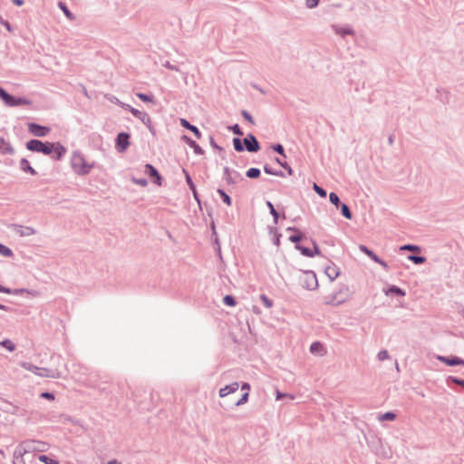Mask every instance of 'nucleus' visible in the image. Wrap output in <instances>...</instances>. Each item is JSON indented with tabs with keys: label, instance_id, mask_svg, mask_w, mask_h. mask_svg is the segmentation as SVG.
<instances>
[{
	"label": "nucleus",
	"instance_id": "obj_51",
	"mask_svg": "<svg viewBox=\"0 0 464 464\" xmlns=\"http://www.w3.org/2000/svg\"><path fill=\"white\" fill-rule=\"evenodd\" d=\"M130 111L136 117H140L141 115V112L136 109L131 108Z\"/></svg>",
	"mask_w": 464,
	"mask_h": 464
},
{
	"label": "nucleus",
	"instance_id": "obj_28",
	"mask_svg": "<svg viewBox=\"0 0 464 464\" xmlns=\"http://www.w3.org/2000/svg\"><path fill=\"white\" fill-rule=\"evenodd\" d=\"M223 302H224V304L226 305H228V306H235L236 305L235 298L232 295H226L223 298Z\"/></svg>",
	"mask_w": 464,
	"mask_h": 464
},
{
	"label": "nucleus",
	"instance_id": "obj_30",
	"mask_svg": "<svg viewBox=\"0 0 464 464\" xmlns=\"http://www.w3.org/2000/svg\"><path fill=\"white\" fill-rule=\"evenodd\" d=\"M233 144H234V148L237 151H243L244 150V147L242 145V142L240 140V139L238 138H235L233 140Z\"/></svg>",
	"mask_w": 464,
	"mask_h": 464
},
{
	"label": "nucleus",
	"instance_id": "obj_12",
	"mask_svg": "<svg viewBox=\"0 0 464 464\" xmlns=\"http://www.w3.org/2000/svg\"><path fill=\"white\" fill-rule=\"evenodd\" d=\"M40 372H37L38 375L42 377H47V378H60L61 373L58 371H51L47 369H38Z\"/></svg>",
	"mask_w": 464,
	"mask_h": 464
},
{
	"label": "nucleus",
	"instance_id": "obj_55",
	"mask_svg": "<svg viewBox=\"0 0 464 464\" xmlns=\"http://www.w3.org/2000/svg\"><path fill=\"white\" fill-rule=\"evenodd\" d=\"M12 1L16 5H22L24 4L23 0H12Z\"/></svg>",
	"mask_w": 464,
	"mask_h": 464
},
{
	"label": "nucleus",
	"instance_id": "obj_47",
	"mask_svg": "<svg viewBox=\"0 0 464 464\" xmlns=\"http://www.w3.org/2000/svg\"><path fill=\"white\" fill-rule=\"evenodd\" d=\"M41 396L51 401L54 400L53 394L50 392H43Z\"/></svg>",
	"mask_w": 464,
	"mask_h": 464
},
{
	"label": "nucleus",
	"instance_id": "obj_16",
	"mask_svg": "<svg viewBox=\"0 0 464 464\" xmlns=\"http://www.w3.org/2000/svg\"><path fill=\"white\" fill-rule=\"evenodd\" d=\"M325 274L333 281L338 276L339 272L337 267H335L334 266H330L325 268Z\"/></svg>",
	"mask_w": 464,
	"mask_h": 464
},
{
	"label": "nucleus",
	"instance_id": "obj_35",
	"mask_svg": "<svg viewBox=\"0 0 464 464\" xmlns=\"http://www.w3.org/2000/svg\"><path fill=\"white\" fill-rule=\"evenodd\" d=\"M409 259L413 261L415 264H422L425 262V258L423 256H410Z\"/></svg>",
	"mask_w": 464,
	"mask_h": 464
},
{
	"label": "nucleus",
	"instance_id": "obj_3",
	"mask_svg": "<svg viewBox=\"0 0 464 464\" xmlns=\"http://www.w3.org/2000/svg\"><path fill=\"white\" fill-rule=\"evenodd\" d=\"M72 167L80 175H85L91 171L93 164L89 163L81 154H74L72 158Z\"/></svg>",
	"mask_w": 464,
	"mask_h": 464
},
{
	"label": "nucleus",
	"instance_id": "obj_40",
	"mask_svg": "<svg viewBox=\"0 0 464 464\" xmlns=\"http://www.w3.org/2000/svg\"><path fill=\"white\" fill-rule=\"evenodd\" d=\"M388 358H389V354H388V352L386 350H382V351L379 352L378 359L380 361H384V360H386Z\"/></svg>",
	"mask_w": 464,
	"mask_h": 464
},
{
	"label": "nucleus",
	"instance_id": "obj_15",
	"mask_svg": "<svg viewBox=\"0 0 464 464\" xmlns=\"http://www.w3.org/2000/svg\"><path fill=\"white\" fill-rule=\"evenodd\" d=\"M20 168L23 171L29 172L32 175H34L36 173L34 169L32 168V166L30 165V162L25 159L21 160Z\"/></svg>",
	"mask_w": 464,
	"mask_h": 464
},
{
	"label": "nucleus",
	"instance_id": "obj_6",
	"mask_svg": "<svg viewBox=\"0 0 464 464\" xmlns=\"http://www.w3.org/2000/svg\"><path fill=\"white\" fill-rule=\"evenodd\" d=\"M130 135L125 132H121L116 139V147L120 151H124L130 145L129 142Z\"/></svg>",
	"mask_w": 464,
	"mask_h": 464
},
{
	"label": "nucleus",
	"instance_id": "obj_21",
	"mask_svg": "<svg viewBox=\"0 0 464 464\" xmlns=\"http://www.w3.org/2000/svg\"><path fill=\"white\" fill-rule=\"evenodd\" d=\"M58 5L63 10V14L66 15V17L68 19H70V20H73L74 19L73 14L69 11L67 6L63 2H60Z\"/></svg>",
	"mask_w": 464,
	"mask_h": 464
},
{
	"label": "nucleus",
	"instance_id": "obj_57",
	"mask_svg": "<svg viewBox=\"0 0 464 464\" xmlns=\"http://www.w3.org/2000/svg\"><path fill=\"white\" fill-rule=\"evenodd\" d=\"M265 171L269 174H274L267 167H265Z\"/></svg>",
	"mask_w": 464,
	"mask_h": 464
},
{
	"label": "nucleus",
	"instance_id": "obj_22",
	"mask_svg": "<svg viewBox=\"0 0 464 464\" xmlns=\"http://www.w3.org/2000/svg\"><path fill=\"white\" fill-rule=\"evenodd\" d=\"M0 344L3 347H5L6 350H8L9 352H13L15 349L14 343L12 341L8 340V339L3 341L2 343H0Z\"/></svg>",
	"mask_w": 464,
	"mask_h": 464
},
{
	"label": "nucleus",
	"instance_id": "obj_42",
	"mask_svg": "<svg viewBox=\"0 0 464 464\" xmlns=\"http://www.w3.org/2000/svg\"><path fill=\"white\" fill-rule=\"evenodd\" d=\"M247 400H248V392H246L242 395L241 399H240V400H239L236 404H237V406L242 405V404L246 403V402L247 401Z\"/></svg>",
	"mask_w": 464,
	"mask_h": 464
},
{
	"label": "nucleus",
	"instance_id": "obj_18",
	"mask_svg": "<svg viewBox=\"0 0 464 464\" xmlns=\"http://www.w3.org/2000/svg\"><path fill=\"white\" fill-rule=\"evenodd\" d=\"M184 139L187 140L188 144L193 148L195 153L197 154H202L203 153V150L202 149L192 140H190L189 138L188 137H184Z\"/></svg>",
	"mask_w": 464,
	"mask_h": 464
},
{
	"label": "nucleus",
	"instance_id": "obj_52",
	"mask_svg": "<svg viewBox=\"0 0 464 464\" xmlns=\"http://www.w3.org/2000/svg\"><path fill=\"white\" fill-rule=\"evenodd\" d=\"M290 240H291L292 242L296 243V242H298V241H300V240H301V237H300V236H292V237H290Z\"/></svg>",
	"mask_w": 464,
	"mask_h": 464
},
{
	"label": "nucleus",
	"instance_id": "obj_24",
	"mask_svg": "<svg viewBox=\"0 0 464 464\" xmlns=\"http://www.w3.org/2000/svg\"><path fill=\"white\" fill-rule=\"evenodd\" d=\"M218 193L220 195V197L222 198L223 201L227 205V206H231L232 202H231V198L222 189H218Z\"/></svg>",
	"mask_w": 464,
	"mask_h": 464
},
{
	"label": "nucleus",
	"instance_id": "obj_56",
	"mask_svg": "<svg viewBox=\"0 0 464 464\" xmlns=\"http://www.w3.org/2000/svg\"><path fill=\"white\" fill-rule=\"evenodd\" d=\"M253 312L256 314H260L261 311L259 310L258 307L256 306H253Z\"/></svg>",
	"mask_w": 464,
	"mask_h": 464
},
{
	"label": "nucleus",
	"instance_id": "obj_58",
	"mask_svg": "<svg viewBox=\"0 0 464 464\" xmlns=\"http://www.w3.org/2000/svg\"><path fill=\"white\" fill-rule=\"evenodd\" d=\"M108 464H120L117 460H111Z\"/></svg>",
	"mask_w": 464,
	"mask_h": 464
},
{
	"label": "nucleus",
	"instance_id": "obj_38",
	"mask_svg": "<svg viewBox=\"0 0 464 464\" xmlns=\"http://www.w3.org/2000/svg\"><path fill=\"white\" fill-rule=\"evenodd\" d=\"M242 116L244 117V119L246 121H247L249 123L251 124H254L255 121H254V119L252 118V116L246 111H242Z\"/></svg>",
	"mask_w": 464,
	"mask_h": 464
},
{
	"label": "nucleus",
	"instance_id": "obj_59",
	"mask_svg": "<svg viewBox=\"0 0 464 464\" xmlns=\"http://www.w3.org/2000/svg\"><path fill=\"white\" fill-rule=\"evenodd\" d=\"M285 395L281 394V393H277V396H276V399L279 400L281 399L282 397H284Z\"/></svg>",
	"mask_w": 464,
	"mask_h": 464
},
{
	"label": "nucleus",
	"instance_id": "obj_41",
	"mask_svg": "<svg viewBox=\"0 0 464 464\" xmlns=\"http://www.w3.org/2000/svg\"><path fill=\"white\" fill-rule=\"evenodd\" d=\"M131 180L135 184H138V185L142 186V187H146L147 184H148L147 180L144 179H138L132 178Z\"/></svg>",
	"mask_w": 464,
	"mask_h": 464
},
{
	"label": "nucleus",
	"instance_id": "obj_50",
	"mask_svg": "<svg viewBox=\"0 0 464 464\" xmlns=\"http://www.w3.org/2000/svg\"><path fill=\"white\" fill-rule=\"evenodd\" d=\"M452 382L458 385L464 387V380H458L456 378H452Z\"/></svg>",
	"mask_w": 464,
	"mask_h": 464
},
{
	"label": "nucleus",
	"instance_id": "obj_39",
	"mask_svg": "<svg viewBox=\"0 0 464 464\" xmlns=\"http://www.w3.org/2000/svg\"><path fill=\"white\" fill-rule=\"evenodd\" d=\"M186 179H187L188 184L189 185V188L193 190L195 198H197V192H196L195 186H194L188 174L186 175Z\"/></svg>",
	"mask_w": 464,
	"mask_h": 464
},
{
	"label": "nucleus",
	"instance_id": "obj_1",
	"mask_svg": "<svg viewBox=\"0 0 464 464\" xmlns=\"http://www.w3.org/2000/svg\"><path fill=\"white\" fill-rule=\"evenodd\" d=\"M49 445L46 442L40 440H26L19 444L14 451V464H26L25 456L32 454L34 459V453L44 452L48 450Z\"/></svg>",
	"mask_w": 464,
	"mask_h": 464
},
{
	"label": "nucleus",
	"instance_id": "obj_43",
	"mask_svg": "<svg viewBox=\"0 0 464 464\" xmlns=\"http://www.w3.org/2000/svg\"><path fill=\"white\" fill-rule=\"evenodd\" d=\"M372 260H374L376 263H379L382 266L386 267L387 265L385 262L382 261L374 253L370 256Z\"/></svg>",
	"mask_w": 464,
	"mask_h": 464
},
{
	"label": "nucleus",
	"instance_id": "obj_61",
	"mask_svg": "<svg viewBox=\"0 0 464 464\" xmlns=\"http://www.w3.org/2000/svg\"><path fill=\"white\" fill-rule=\"evenodd\" d=\"M6 28H7L8 30H10V26H9V24H6Z\"/></svg>",
	"mask_w": 464,
	"mask_h": 464
},
{
	"label": "nucleus",
	"instance_id": "obj_37",
	"mask_svg": "<svg viewBox=\"0 0 464 464\" xmlns=\"http://www.w3.org/2000/svg\"><path fill=\"white\" fill-rule=\"evenodd\" d=\"M137 96L143 102H153V99L150 97V96H148L146 94H143V93H137Z\"/></svg>",
	"mask_w": 464,
	"mask_h": 464
},
{
	"label": "nucleus",
	"instance_id": "obj_11",
	"mask_svg": "<svg viewBox=\"0 0 464 464\" xmlns=\"http://www.w3.org/2000/svg\"><path fill=\"white\" fill-rule=\"evenodd\" d=\"M238 387H239L238 382H233V383H231L229 385H227L226 387L221 388L219 390V396L222 397V398L226 397L228 394L237 392Z\"/></svg>",
	"mask_w": 464,
	"mask_h": 464
},
{
	"label": "nucleus",
	"instance_id": "obj_2",
	"mask_svg": "<svg viewBox=\"0 0 464 464\" xmlns=\"http://www.w3.org/2000/svg\"><path fill=\"white\" fill-rule=\"evenodd\" d=\"M26 148L29 150L41 152L44 155H52L55 160L61 159L64 153L65 149L59 143H44L38 140H31L26 143Z\"/></svg>",
	"mask_w": 464,
	"mask_h": 464
},
{
	"label": "nucleus",
	"instance_id": "obj_29",
	"mask_svg": "<svg viewBox=\"0 0 464 464\" xmlns=\"http://www.w3.org/2000/svg\"><path fill=\"white\" fill-rule=\"evenodd\" d=\"M396 415L392 412H386L380 416V420H395Z\"/></svg>",
	"mask_w": 464,
	"mask_h": 464
},
{
	"label": "nucleus",
	"instance_id": "obj_34",
	"mask_svg": "<svg viewBox=\"0 0 464 464\" xmlns=\"http://www.w3.org/2000/svg\"><path fill=\"white\" fill-rule=\"evenodd\" d=\"M401 250L416 251L420 252V247L413 245H405L401 247Z\"/></svg>",
	"mask_w": 464,
	"mask_h": 464
},
{
	"label": "nucleus",
	"instance_id": "obj_45",
	"mask_svg": "<svg viewBox=\"0 0 464 464\" xmlns=\"http://www.w3.org/2000/svg\"><path fill=\"white\" fill-rule=\"evenodd\" d=\"M319 3V0H306V5L309 8L315 7Z\"/></svg>",
	"mask_w": 464,
	"mask_h": 464
},
{
	"label": "nucleus",
	"instance_id": "obj_23",
	"mask_svg": "<svg viewBox=\"0 0 464 464\" xmlns=\"http://www.w3.org/2000/svg\"><path fill=\"white\" fill-rule=\"evenodd\" d=\"M260 175V170L256 168H251L246 171V176L250 179L258 178Z\"/></svg>",
	"mask_w": 464,
	"mask_h": 464
},
{
	"label": "nucleus",
	"instance_id": "obj_54",
	"mask_svg": "<svg viewBox=\"0 0 464 464\" xmlns=\"http://www.w3.org/2000/svg\"><path fill=\"white\" fill-rule=\"evenodd\" d=\"M307 276H308V277H311V278L314 281V285H317V282H316L315 275H314V274H307Z\"/></svg>",
	"mask_w": 464,
	"mask_h": 464
},
{
	"label": "nucleus",
	"instance_id": "obj_44",
	"mask_svg": "<svg viewBox=\"0 0 464 464\" xmlns=\"http://www.w3.org/2000/svg\"><path fill=\"white\" fill-rule=\"evenodd\" d=\"M359 249H360L362 252L365 253L368 256H372V255L373 254V252H372V251L369 250V249H368L365 246H363V245H361V246H359Z\"/></svg>",
	"mask_w": 464,
	"mask_h": 464
},
{
	"label": "nucleus",
	"instance_id": "obj_60",
	"mask_svg": "<svg viewBox=\"0 0 464 464\" xmlns=\"http://www.w3.org/2000/svg\"><path fill=\"white\" fill-rule=\"evenodd\" d=\"M5 307L2 304H0V309H5Z\"/></svg>",
	"mask_w": 464,
	"mask_h": 464
},
{
	"label": "nucleus",
	"instance_id": "obj_27",
	"mask_svg": "<svg viewBox=\"0 0 464 464\" xmlns=\"http://www.w3.org/2000/svg\"><path fill=\"white\" fill-rule=\"evenodd\" d=\"M260 299L266 308H271L273 306V301L269 299L266 295H261Z\"/></svg>",
	"mask_w": 464,
	"mask_h": 464
},
{
	"label": "nucleus",
	"instance_id": "obj_7",
	"mask_svg": "<svg viewBox=\"0 0 464 464\" xmlns=\"http://www.w3.org/2000/svg\"><path fill=\"white\" fill-rule=\"evenodd\" d=\"M145 173L150 178L154 179V183H156L159 186L161 185V177L153 166H151L150 164H146Z\"/></svg>",
	"mask_w": 464,
	"mask_h": 464
},
{
	"label": "nucleus",
	"instance_id": "obj_53",
	"mask_svg": "<svg viewBox=\"0 0 464 464\" xmlns=\"http://www.w3.org/2000/svg\"><path fill=\"white\" fill-rule=\"evenodd\" d=\"M242 390H245L246 392H248V391L250 390V385L247 382L243 383Z\"/></svg>",
	"mask_w": 464,
	"mask_h": 464
},
{
	"label": "nucleus",
	"instance_id": "obj_49",
	"mask_svg": "<svg viewBox=\"0 0 464 464\" xmlns=\"http://www.w3.org/2000/svg\"><path fill=\"white\" fill-rule=\"evenodd\" d=\"M276 161H277V162H278L282 167H284V168L287 169H288V173H289L290 175L292 174L293 170H292V169H291L290 167H288L286 164H285V163L281 162V160H278V159L276 160Z\"/></svg>",
	"mask_w": 464,
	"mask_h": 464
},
{
	"label": "nucleus",
	"instance_id": "obj_46",
	"mask_svg": "<svg viewBox=\"0 0 464 464\" xmlns=\"http://www.w3.org/2000/svg\"><path fill=\"white\" fill-rule=\"evenodd\" d=\"M274 150H275L277 153H279V154H281V155H284V148H283V146H282L281 144H277V145H276V146L274 147Z\"/></svg>",
	"mask_w": 464,
	"mask_h": 464
},
{
	"label": "nucleus",
	"instance_id": "obj_9",
	"mask_svg": "<svg viewBox=\"0 0 464 464\" xmlns=\"http://www.w3.org/2000/svg\"><path fill=\"white\" fill-rule=\"evenodd\" d=\"M296 248L298 250H300L302 255H304L305 256L313 257L315 255H317V256L321 255V251L318 248V246H316V244H314V250H311V249H309L307 247H304V246H296Z\"/></svg>",
	"mask_w": 464,
	"mask_h": 464
},
{
	"label": "nucleus",
	"instance_id": "obj_26",
	"mask_svg": "<svg viewBox=\"0 0 464 464\" xmlns=\"http://www.w3.org/2000/svg\"><path fill=\"white\" fill-rule=\"evenodd\" d=\"M0 255L4 256H11L13 255V252L7 246L0 244Z\"/></svg>",
	"mask_w": 464,
	"mask_h": 464
},
{
	"label": "nucleus",
	"instance_id": "obj_8",
	"mask_svg": "<svg viewBox=\"0 0 464 464\" xmlns=\"http://www.w3.org/2000/svg\"><path fill=\"white\" fill-rule=\"evenodd\" d=\"M244 143L248 151L256 152L259 150L258 142L253 135H248V137L244 140Z\"/></svg>",
	"mask_w": 464,
	"mask_h": 464
},
{
	"label": "nucleus",
	"instance_id": "obj_14",
	"mask_svg": "<svg viewBox=\"0 0 464 464\" xmlns=\"http://www.w3.org/2000/svg\"><path fill=\"white\" fill-rule=\"evenodd\" d=\"M180 124L182 127L191 130L198 139H200L201 138V133L200 131L198 130V129L193 125H191L187 120L185 119H181L180 120Z\"/></svg>",
	"mask_w": 464,
	"mask_h": 464
},
{
	"label": "nucleus",
	"instance_id": "obj_36",
	"mask_svg": "<svg viewBox=\"0 0 464 464\" xmlns=\"http://www.w3.org/2000/svg\"><path fill=\"white\" fill-rule=\"evenodd\" d=\"M388 293H393V294L402 295V296L405 295V293L401 288H399L397 286H392L389 289Z\"/></svg>",
	"mask_w": 464,
	"mask_h": 464
},
{
	"label": "nucleus",
	"instance_id": "obj_13",
	"mask_svg": "<svg viewBox=\"0 0 464 464\" xmlns=\"http://www.w3.org/2000/svg\"><path fill=\"white\" fill-rule=\"evenodd\" d=\"M14 152V149L4 138L0 137V153L11 154Z\"/></svg>",
	"mask_w": 464,
	"mask_h": 464
},
{
	"label": "nucleus",
	"instance_id": "obj_5",
	"mask_svg": "<svg viewBox=\"0 0 464 464\" xmlns=\"http://www.w3.org/2000/svg\"><path fill=\"white\" fill-rule=\"evenodd\" d=\"M29 131L36 137H44L50 132V128L41 126L36 123H30L28 125Z\"/></svg>",
	"mask_w": 464,
	"mask_h": 464
},
{
	"label": "nucleus",
	"instance_id": "obj_25",
	"mask_svg": "<svg viewBox=\"0 0 464 464\" xmlns=\"http://www.w3.org/2000/svg\"><path fill=\"white\" fill-rule=\"evenodd\" d=\"M341 211L343 217H345L347 219L352 218V213L346 204H342L341 206Z\"/></svg>",
	"mask_w": 464,
	"mask_h": 464
},
{
	"label": "nucleus",
	"instance_id": "obj_31",
	"mask_svg": "<svg viewBox=\"0 0 464 464\" xmlns=\"http://www.w3.org/2000/svg\"><path fill=\"white\" fill-rule=\"evenodd\" d=\"M314 191L319 195L321 196L322 198H325L326 197V191L322 188L321 187H319L316 183H314V186H313Z\"/></svg>",
	"mask_w": 464,
	"mask_h": 464
},
{
	"label": "nucleus",
	"instance_id": "obj_33",
	"mask_svg": "<svg viewBox=\"0 0 464 464\" xmlns=\"http://www.w3.org/2000/svg\"><path fill=\"white\" fill-rule=\"evenodd\" d=\"M267 207L269 208L270 213L273 215V217L275 218V222L276 223L277 219H278V213L276 212V210L275 209V208L271 202H269V201L267 202Z\"/></svg>",
	"mask_w": 464,
	"mask_h": 464
},
{
	"label": "nucleus",
	"instance_id": "obj_19",
	"mask_svg": "<svg viewBox=\"0 0 464 464\" xmlns=\"http://www.w3.org/2000/svg\"><path fill=\"white\" fill-rule=\"evenodd\" d=\"M18 233L22 237H29V236L34 235L35 231L34 228L26 227H21V229L18 230Z\"/></svg>",
	"mask_w": 464,
	"mask_h": 464
},
{
	"label": "nucleus",
	"instance_id": "obj_4",
	"mask_svg": "<svg viewBox=\"0 0 464 464\" xmlns=\"http://www.w3.org/2000/svg\"><path fill=\"white\" fill-rule=\"evenodd\" d=\"M0 98L7 106L28 105L30 102L23 98H15L8 94L4 89L0 87Z\"/></svg>",
	"mask_w": 464,
	"mask_h": 464
},
{
	"label": "nucleus",
	"instance_id": "obj_20",
	"mask_svg": "<svg viewBox=\"0 0 464 464\" xmlns=\"http://www.w3.org/2000/svg\"><path fill=\"white\" fill-rule=\"evenodd\" d=\"M38 459L41 462H44V464H59V462L57 460H55L48 456H45V455H39Z\"/></svg>",
	"mask_w": 464,
	"mask_h": 464
},
{
	"label": "nucleus",
	"instance_id": "obj_32",
	"mask_svg": "<svg viewBox=\"0 0 464 464\" xmlns=\"http://www.w3.org/2000/svg\"><path fill=\"white\" fill-rule=\"evenodd\" d=\"M329 199H330L331 203H333L334 205L338 207V205L340 203V199L335 193H334V192L330 193Z\"/></svg>",
	"mask_w": 464,
	"mask_h": 464
},
{
	"label": "nucleus",
	"instance_id": "obj_17",
	"mask_svg": "<svg viewBox=\"0 0 464 464\" xmlns=\"http://www.w3.org/2000/svg\"><path fill=\"white\" fill-rule=\"evenodd\" d=\"M310 351L313 353L324 354L325 351L324 346L320 343H314L310 346Z\"/></svg>",
	"mask_w": 464,
	"mask_h": 464
},
{
	"label": "nucleus",
	"instance_id": "obj_10",
	"mask_svg": "<svg viewBox=\"0 0 464 464\" xmlns=\"http://www.w3.org/2000/svg\"><path fill=\"white\" fill-rule=\"evenodd\" d=\"M439 361L446 363L447 365L453 366V365H464V360L459 358V357H452L448 358L445 356H438L437 357Z\"/></svg>",
	"mask_w": 464,
	"mask_h": 464
},
{
	"label": "nucleus",
	"instance_id": "obj_48",
	"mask_svg": "<svg viewBox=\"0 0 464 464\" xmlns=\"http://www.w3.org/2000/svg\"><path fill=\"white\" fill-rule=\"evenodd\" d=\"M232 130L237 135H242V131L240 130L239 126L237 124L232 127Z\"/></svg>",
	"mask_w": 464,
	"mask_h": 464
}]
</instances>
